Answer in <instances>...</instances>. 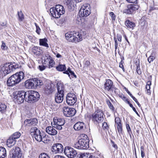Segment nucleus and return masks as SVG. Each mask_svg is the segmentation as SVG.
I'll return each mask as SVG.
<instances>
[{"label":"nucleus","instance_id":"nucleus-37","mask_svg":"<svg viewBox=\"0 0 158 158\" xmlns=\"http://www.w3.org/2000/svg\"><path fill=\"white\" fill-rule=\"evenodd\" d=\"M66 68L65 66V65L63 64H60L58 66L56 67V69L59 71H66Z\"/></svg>","mask_w":158,"mask_h":158},{"label":"nucleus","instance_id":"nucleus-28","mask_svg":"<svg viewBox=\"0 0 158 158\" xmlns=\"http://www.w3.org/2000/svg\"><path fill=\"white\" fill-rule=\"evenodd\" d=\"M15 143V140L12 137H10L7 141V145L8 147H11L14 146Z\"/></svg>","mask_w":158,"mask_h":158},{"label":"nucleus","instance_id":"nucleus-30","mask_svg":"<svg viewBox=\"0 0 158 158\" xmlns=\"http://www.w3.org/2000/svg\"><path fill=\"white\" fill-rule=\"evenodd\" d=\"M6 155V150L5 148L2 147H0V158H4Z\"/></svg>","mask_w":158,"mask_h":158},{"label":"nucleus","instance_id":"nucleus-45","mask_svg":"<svg viewBox=\"0 0 158 158\" xmlns=\"http://www.w3.org/2000/svg\"><path fill=\"white\" fill-rule=\"evenodd\" d=\"M6 22H0V30L4 29L6 27Z\"/></svg>","mask_w":158,"mask_h":158},{"label":"nucleus","instance_id":"nucleus-27","mask_svg":"<svg viewBox=\"0 0 158 158\" xmlns=\"http://www.w3.org/2000/svg\"><path fill=\"white\" fill-rule=\"evenodd\" d=\"M125 25L127 28L132 29H133L135 26V25L134 23L131 22L128 20L125 21Z\"/></svg>","mask_w":158,"mask_h":158},{"label":"nucleus","instance_id":"nucleus-19","mask_svg":"<svg viewBox=\"0 0 158 158\" xmlns=\"http://www.w3.org/2000/svg\"><path fill=\"white\" fill-rule=\"evenodd\" d=\"M113 82L110 79H106L104 84V89L108 91L112 90L113 88Z\"/></svg>","mask_w":158,"mask_h":158},{"label":"nucleus","instance_id":"nucleus-46","mask_svg":"<svg viewBox=\"0 0 158 158\" xmlns=\"http://www.w3.org/2000/svg\"><path fill=\"white\" fill-rule=\"evenodd\" d=\"M116 126L117 127L118 132L119 134L121 133H122V124L116 125Z\"/></svg>","mask_w":158,"mask_h":158},{"label":"nucleus","instance_id":"nucleus-25","mask_svg":"<svg viewBox=\"0 0 158 158\" xmlns=\"http://www.w3.org/2000/svg\"><path fill=\"white\" fill-rule=\"evenodd\" d=\"M53 123L54 125H64L65 121L63 119L55 117L53 119Z\"/></svg>","mask_w":158,"mask_h":158},{"label":"nucleus","instance_id":"nucleus-15","mask_svg":"<svg viewBox=\"0 0 158 158\" xmlns=\"http://www.w3.org/2000/svg\"><path fill=\"white\" fill-rule=\"evenodd\" d=\"M64 114L66 117H70L75 115L76 111L74 108L65 106L63 108Z\"/></svg>","mask_w":158,"mask_h":158},{"label":"nucleus","instance_id":"nucleus-17","mask_svg":"<svg viewBox=\"0 0 158 158\" xmlns=\"http://www.w3.org/2000/svg\"><path fill=\"white\" fill-rule=\"evenodd\" d=\"M56 10L57 17H60V16L65 13V11L63 6L60 5H57L54 7Z\"/></svg>","mask_w":158,"mask_h":158},{"label":"nucleus","instance_id":"nucleus-20","mask_svg":"<svg viewBox=\"0 0 158 158\" xmlns=\"http://www.w3.org/2000/svg\"><path fill=\"white\" fill-rule=\"evenodd\" d=\"M24 123L27 126H35L38 123V120L35 118L27 119L25 120Z\"/></svg>","mask_w":158,"mask_h":158},{"label":"nucleus","instance_id":"nucleus-1","mask_svg":"<svg viewBox=\"0 0 158 158\" xmlns=\"http://www.w3.org/2000/svg\"><path fill=\"white\" fill-rule=\"evenodd\" d=\"M24 73L22 71L16 73L10 77L7 81V85L13 86L18 84L24 78Z\"/></svg>","mask_w":158,"mask_h":158},{"label":"nucleus","instance_id":"nucleus-42","mask_svg":"<svg viewBox=\"0 0 158 158\" xmlns=\"http://www.w3.org/2000/svg\"><path fill=\"white\" fill-rule=\"evenodd\" d=\"M39 158H50V157L48 154L45 153H42L39 155Z\"/></svg>","mask_w":158,"mask_h":158},{"label":"nucleus","instance_id":"nucleus-47","mask_svg":"<svg viewBox=\"0 0 158 158\" xmlns=\"http://www.w3.org/2000/svg\"><path fill=\"white\" fill-rule=\"evenodd\" d=\"M2 44L1 46V49L3 50H7L8 47L6 46V44L3 41H2Z\"/></svg>","mask_w":158,"mask_h":158},{"label":"nucleus","instance_id":"nucleus-13","mask_svg":"<svg viewBox=\"0 0 158 158\" xmlns=\"http://www.w3.org/2000/svg\"><path fill=\"white\" fill-rule=\"evenodd\" d=\"M10 158H20L22 156L20 149L19 147H15L11 150L10 152Z\"/></svg>","mask_w":158,"mask_h":158},{"label":"nucleus","instance_id":"nucleus-51","mask_svg":"<svg viewBox=\"0 0 158 158\" xmlns=\"http://www.w3.org/2000/svg\"><path fill=\"white\" fill-rule=\"evenodd\" d=\"M110 15L111 17L112 21H114L116 18V16L113 12H111L110 13Z\"/></svg>","mask_w":158,"mask_h":158},{"label":"nucleus","instance_id":"nucleus-21","mask_svg":"<svg viewBox=\"0 0 158 158\" xmlns=\"http://www.w3.org/2000/svg\"><path fill=\"white\" fill-rule=\"evenodd\" d=\"M33 79L26 81L25 82V86L26 88L32 89L35 88Z\"/></svg>","mask_w":158,"mask_h":158},{"label":"nucleus","instance_id":"nucleus-12","mask_svg":"<svg viewBox=\"0 0 158 158\" xmlns=\"http://www.w3.org/2000/svg\"><path fill=\"white\" fill-rule=\"evenodd\" d=\"M139 8V6L136 4H131L127 6V8L123 10V13L128 14H132Z\"/></svg>","mask_w":158,"mask_h":158},{"label":"nucleus","instance_id":"nucleus-57","mask_svg":"<svg viewBox=\"0 0 158 158\" xmlns=\"http://www.w3.org/2000/svg\"><path fill=\"white\" fill-rule=\"evenodd\" d=\"M39 68L40 70L42 71L44 70L46 68V66L45 65H39Z\"/></svg>","mask_w":158,"mask_h":158},{"label":"nucleus","instance_id":"nucleus-10","mask_svg":"<svg viewBox=\"0 0 158 158\" xmlns=\"http://www.w3.org/2000/svg\"><path fill=\"white\" fill-rule=\"evenodd\" d=\"M27 92L21 90L18 91L16 95L15 96L14 98L17 102L19 104L24 102L27 98Z\"/></svg>","mask_w":158,"mask_h":158},{"label":"nucleus","instance_id":"nucleus-43","mask_svg":"<svg viewBox=\"0 0 158 158\" xmlns=\"http://www.w3.org/2000/svg\"><path fill=\"white\" fill-rule=\"evenodd\" d=\"M126 127L127 132L128 133L129 135L130 136L131 138V135L132 134V132L129 124H126Z\"/></svg>","mask_w":158,"mask_h":158},{"label":"nucleus","instance_id":"nucleus-52","mask_svg":"<svg viewBox=\"0 0 158 158\" xmlns=\"http://www.w3.org/2000/svg\"><path fill=\"white\" fill-rule=\"evenodd\" d=\"M140 151L141 156L142 158H143L145 156V154L144 153V147L143 146H141L140 147Z\"/></svg>","mask_w":158,"mask_h":158},{"label":"nucleus","instance_id":"nucleus-62","mask_svg":"<svg viewBox=\"0 0 158 158\" xmlns=\"http://www.w3.org/2000/svg\"><path fill=\"white\" fill-rule=\"evenodd\" d=\"M88 158H98V157H96L93 154H90L88 155Z\"/></svg>","mask_w":158,"mask_h":158},{"label":"nucleus","instance_id":"nucleus-40","mask_svg":"<svg viewBox=\"0 0 158 158\" xmlns=\"http://www.w3.org/2000/svg\"><path fill=\"white\" fill-rule=\"evenodd\" d=\"M18 15L19 17V20L20 21H22L24 19V17L22 12L21 11L18 12Z\"/></svg>","mask_w":158,"mask_h":158},{"label":"nucleus","instance_id":"nucleus-49","mask_svg":"<svg viewBox=\"0 0 158 158\" xmlns=\"http://www.w3.org/2000/svg\"><path fill=\"white\" fill-rule=\"evenodd\" d=\"M107 103L110 109H111L112 110L114 111V108L111 102L109 101H108L107 102Z\"/></svg>","mask_w":158,"mask_h":158},{"label":"nucleus","instance_id":"nucleus-59","mask_svg":"<svg viewBox=\"0 0 158 158\" xmlns=\"http://www.w3.org/2000/svg\"><path fill=\"white\" fill-rule=\"evenodd\" d=\"M114 40L115 41V49L116 50L118 47V43L116 38H114Z\"/></svg>","mask_w":158,"mask_h":158},{"label":"nucleus","instance_id":"nucleus-22","mask_svg":"<svg viewBox=\"0 0 158 158\" xmlns=\"http://www.w3.org/2000/svg\"><path fill=\"white\" fill-rule=\"evenodd\" d=\"M52 83H48L44 88V92L47 94L52 93L53 91V87H52Z\"/></svg>","mask_w":158,"mask_h":158},{"label":"nucleus","instance_id":"nucleus-23","mask_svg":"<svg viewBox=\"0 0 158 158\" xmlns=\"http://www.w3.org/2000/svg\"><path fill=\"white\" fill-rule=\"evenodd\" d=\"M54 127L53 126H52V127L49 126L47 127L46 129V132L51 135H56L57 133V131Z\"/></svg>","mask_w":158,"mask_h":158},{"label":"nucleus","instance_id":"nucleus-3","mask_svg":"<svg viewBox=\"0 0 158 158\" xmlns=\"http://www.w3.org/2000/svg\"><path fill=\"white\" fill-rule=\"evenodd\" d=\"M103 111L98 108H96L94 112L92 115V121L99 123L102 122L104 119Z\"/></svg>","mask_w":158,"mask_h":158},{"label":"nucleus","instance_id":"nucleus-38","mask_svg":"<svg viewBox=\"0 0 158 158\" xmlns=\"http://www.w3.org/2000/svg\"><path fill=\"white\" fill-rule=\"evenodd\" d=\"M73 2L71 0H65V4L69 9H71L72 8Z\"/></svg>","mask_w":158,"mask_h":158},{"label":"nucleus","instance_id":"nucleus-41","mask_svg":"<svg viewBox=\"0 0 158 158\" xmlns=\"http://www.w3.org/2000/svg\"><path fill=\"white\" fill-rule=\"evenodd\" d=\"M21 133L19 132H16L14 133L12 135V137L15 140L19 138L21 136Z\"/></svg>","mask_w":158,"mask_h":158},{"label":"nucleus","instance_id":"nucleus-8","mask_svg":"<svg viewBox=\"0 0 158 158\" xmlns=\"http://www.w3.org/2000/svg\"><path fill=\"white\" fill-rule=\"evenodd\" d=\"M66 39L69 41L77 43L80 41L81 38L78 39L76 32H68L65 34Z\"/></svg>","mask_w":158,"mask_h":158},{"label":"nucleus","instance_id":"nucleus-58","mask_svg":"<svg viewBox=\"0 0 158 158\" xmlns=\"http://www.w3.org/2000/svg\"><path fill=\"white\" fill-rule=\"evenodd\" d=\"M129 3H137V0H126Z\"/></svg>","mask_w":158,"mask_h":158},{"label":"nucleus","instance_id":"nucleus-35","mask_svg":"<svg viewBox=\"0 0 158 158\" xmlns=\"http://www.w3.org/2000/svg\"><path fill=\"white\" fill-rule=\"evenodd\" d=\"M50 11L51 16L53 17L56 18H58L60 17H57L56 16L57 14L56 13V10H55L54 7L51 8L50 10Z\"/></svg>","mask_w":158,"mask_h":158},{"label":"nucleus","instance_id":"nucleus-2","mask_svg":"<svg viewBox=\"0 0 158 158\" xmlns=\"http://www.w3.org/2000/svg\"><path fill=\"white\" fill-rule=\"evenodd\" d=\"M16 68V66L13 65L9 63L5 64L3 66H0V78L14 70Z\"/></svg>","mask_w":158,"mask_h":158},{"label":"nucleus","instance_id":"nucleus-14","mask_svg":"<svg viewBox=\"0 0 158 158\" xmlns=\"http://www.w3.org/2000/svg\"><path fill=\"white\" fill-rule=\"evenodd\" d=\"M65 154L69 158H73L76 156L77 152L76 150L72 148L69 147L65 148L64 150Z\"/></svg>","mask_w":158,"mask_h":158},{"label":"nucleus","instance_id":"nucleus-4","mask_svg":"<svg viewBox=\"0 0 158 158\" xmlns=\"http://www.w3.org/2000/svg\"><path fill=\"white\" fill-rule=\"evenodd\" d=\"M57 88L58 93L56 94L55 96V100L57 103L61 102L63 100L64 96V87L63 85L61 83H57Z\"/></svg>","mask_w":158,"mask_h":158},{"label":"nucleus","instance_id":"nucleus-64","mask_svg":"<svg viewBox=\"0 0 158 158\" xmlns=\"http://www.w3.org/2000/svg\"><path fill=\"white\" fill-rule=\"evenodd\" d=\"M126 103H127L129 105L130 107H131V108H132V107H133L134 106H133V105L129 101H128L126 102Z\"/></svg>","mask_w":158,"mask_h":158},{"label":"nucleus","instance_id":"nucleus-26","mask_svg":"<svg viewBox=\"0 0 158 158\" xmlns=\"http://www.w3.org/2000/svg\"><path fill=\"white\" fill-rule=\"evenodd\" d=\"M35 88H39L43 85L42 80L37 78H33Z\"/></svg>","mask_w":158,"mask_h":158},{"label":"nucleus","instance_id":"nucleus-9","mask_svg":"<svg viewBox=\"0 0 158 158\" xmlns=\"http://www.w3.org/2000/svg\"><path fill=\"white\" fill-rule=\"evenodd\" d=\"M79 13L82 17H86L90 13V6L88 4H84L81 8Z\"/></svg>","mask_w":158,"mask_h":158},{"label":"nucleus","instance_id":"nucleus-32","mask_svg":"<svg viewBox=\"0 0 158 158\" xmlns=\"http://www.w3.org/2000/svg\"><path fill=\"white\" fill-rule=\"evenodd\" d=\"M47 40L45 38L40 39L39 41L40 45L48 48L49 46L47 43Z\"/></svg>","mask_w":158,"mask_h":158},{"label":"nucleus","instance_id":"nucleus-34","mask_svg":"<svg viewBox=\"0 0 158 158\" xmlns=\"http://www.w3.org/2000/svg\"><path fill=\"white\" fill-rule=\"evenodd\" d=\"M40 48L37 46H34L32 49V51L33 53L36 55H39L40 54Z\"/></svg>","mask_w":158,"mask_h":158},{"label":"nucleus","instance_id":"nucleus-48","mask_svg":"<svg viewBox=\"0 0 158 158\" xmlns=\"http://www.w3.org/2000/svg\"><path fill=\"white\" fill-rule=\"evenodd\" d=\"M115 122L116 125L122 124L120 118L118 117H116L115 118Z\"/></svg>","mask_w":158,"mask_h":158},{"label":"nucleus","instance_id":"nucleus-60","mask_svg":"<svg viewBox=\"0 0 158 158\" xmlns=\"http://www.w3.org/2000/svg\"><path fill=\"white\" fill-rule=\"evenodd\" d=\"M111 142L112 143V146L115 149H117L118 148V146L116 144H115L114 142H113V141L111 140Z\"/></svg>","mask_w":158,"mask_h":158},{"label":"nucleus","instance_id":"nucleus-31","mask_svg":"<svg viewBox=\"0 0 158 158\" xmlns=\"http://www.w3.org/2000/svg\"><path fill=\"white\" fill-rule=\"evenodd\" d=\"M63 73L64 74H68L69 77H70V75H71L75 78H77V76L75 74L74 72L71 70V69L69 68H68L67 70L65 71H64Z\"/></svg>","mask_w":158,"mask_h":158},{"label":"nucleus","instance_id":"nucleus-61","mask_svg":"<svg viewBox=\"0 0 158 158\" xmlns=\"http://www.w3.org/2000/svg\"><path fill=\"white\" fill-rule=\"evenodd\" d=\"M122 62V61H121L119 64V66L120 68H121L122 69L123 71L124 72H125V69H124L123 65Z\"/></svg>","mask_w":158,"mask_h":158},{"label":"nucleus","instance_id":"nucleus-29","mask_svg":"<svg viewBox=\"0 0 158 158\" xmlns=\"http://www.w3.org/2000/svg\"><path fill=\"white\" fill-rule=\"evenodd\" d=\"M76 32L78 39H80V38H81V40H80V41L82 40V38L85 37L86 34V32L85 31L81 30L80 32Z\"/></svg>","mask_w":158,"mask_h":158},{"label":"nucleus","instance_id":"nucleus-16","mask_svg":"<svg viewBox=\"0 0 158 158\" xmlns=\"http://www.w3.org/2000/svg\"><path fill=\"white\" fill-rule=\"evenodd\" d=\"M63 145L60 143L54 144L52 148V151L55 153H61L63 150Z\"/></svg>","mask_w":158,"mask_h":158},{"label":"nucleus","instance_id":"nucleus-33","mask_svg":"<svg viewBox=\"0 0 158 158\" xmlns=\"http://www.w3.org/2000/svg\"><path fill=\"white\" fill-rule=\"evenodd\" d=\"M135 64L136 67V72L138 74L140 75L141 73V71L140 68L139 60V59L136 60Z\"/></svg>","mask_w":158,"mask_h":158},{"label":"nucleus","instance_id":"nucleus-54","mask_svg":"<svg viewBox=\"0 0 158 158\" xmlns=\"http://www.w3.org/2000/svg\"><path fill=\"white\" fill-rule=\"evenodd\" d=\"M155 58L153 56H151L148 58V61L149 63H150L154 60Z\"/></svg>","mask_w":158,"mask_h":158},{"label":"nucleus","instance_id":"nucleus-39","mask_svg":"<svg viewBox=\"0 0 158 158\" xmlns=\"http://www.w3.org/2000/svg\"><path fill=\"white\" fill-rule=\"evenodd\" d=\"M6 107L7 106L5 104L2 103L0 104V111L2 113L5 112L6 111Z\"/></svg>","mask_w":158,"mask_h":158},{"label":"nucleus","instance_id":"nucleus-63","mask_svg":"<svg viewBox=\"0 0 158 158\" xmlns=\"http://www.w3.org/2000/svg\"><path fill=\"white\" fill-rule=\"evenodd\" d=\"M54 158H65L64 157L60 156V155H56L54 157Z\"/></svg>","mask_w":158,"mask_h":158},{"label":"nucleus","instance_id":"nucleus-11","mask_svg":"<svg viewBox=\"0 0 158 158\" xmlns=\"http://www.w3.org/2000/svg\"><path fill=\"white\" fill-rule=\"evenodd\" d=\"M77 98L76 95L73 93H69L66 96L67 103L69 106H73L76 102Z\"/></svg>","mask_w":158,"mask_h":158},{"label":"nucleus","instance_id":"nucleus-24","mask_svg":"<svg viewBox=\"0 0 158 158\" xmlns=\"http://www.w3.org/2000/svg\"><path fill=\"white\" fill-rule=\"evenodd\" d=\"M48 62V68L49 69L53 67L55 65V62L54 60L49 58H47L46 59H45L43 64L46 65V64Z\"/></svg>","mask_w":158,"mask_h":158},{"label":"nucleus","instance_id":"nucleus-36","mask_svg":"<svg viewBox=\"0 0 158 158\" xmlns=\"http://www.w3.org/2000/svg\"><path fill=\"white\" fill-rule=\"evenodd\" d=\"M43 134L41 141L44 143H47L50 141L48 135H46L44 133Z\"/></svg>","mask_w":158,"mask_h":158},{"label":"nucleus","instance_id":"nucleus-6","mask_svg":"<svg viewBox=\"0 0 158 158\" xmlns=\"http://www.w3.org/2000/svg\"><path fill=\"white\" fill-rule=\"evenodd\" d=\"M30 132L32 137L35 138L36 140L39 142L41 141L44 133H41L40 130L35 127H32L30 130Z\"/></svg>","mask_w":158,"mask_h":158},{"label":"nucleus","instance_id":"nucleus-7","mask_svg":"<svg viewBox=\"0 0 158 158\" xmlns=\"http://www.w3.org/2000/svg\"><path fill=\"white\" fill-rule=\"evenodd\" d=\"M74 146L79 149H86L89 147V142L87 140L81 139L75 144Z\"/></svg>","mask_w":158,"mask_h":158},{"label":"nucleus","instance_id":"nucleus-18","mask_svg":"<svg viewBox=\"0 0 158 158\" xmlns=\"http://www.w3.org/2000/svg\"><path fill=\"white\" fill-rule=\"evenodd\" d=\"M73 128L77 131H82L85 130V125L83 122H78L74 125Z\"/></svg>","mask_w":158,"mask_h":158},{"label":"nucleus","instance_id":"nucleus-5","mask_svg":"<svg viewBox=\"0 0 158 158\" xmlns=\"http://www.w3.org/2000/svg\"><path fill=\"white\" fill-rule=\"evenodd\" d=\"M27 96L25 101L30 103L35 102L38 101L40 98L39 93L35 91H29L27 92Z\"/></svg>","mask_w":158,"mask_h":158},{"label":"nucleus","instance_id":"nucleus-50","mask_svg":"<svg viewBox=\"0 0 158 158\" xmlns=\"http://www.w3.org/2000/svg\"><path fill=\"white\" fill-rule=\"evenodd\" d=\"M119 97L121 98L126 103L128 101V99H127L124 95L122 94L119 95Z\"/></svg>","mask_w":158,"mask_h":158},{"label":"nucleus","instance_id":"nucleus-53","mask_svg":"<svg viewBox=\"0 0 158 158\" xmlns=\"http://www.w3.org/2000/svg\"><path fill=\"white\" fill-rule=\"evenodd\" d=\"M35 25L36 27V32L38 34H40V29L39 27V26L37 25V23H35Z\"/></svg>","mask_w":158,"mask_h":158},{"label":"nucleus","instance_id":"nucleus-56","mask_svg":"<svg viewBox=\"0 0 158 158\" xmlns=\"http://www.w3.org/2000/svg\"><path fill=\"white\" fill-rule=\"evenodd\" d=\"M151 85V82L150 81H148L147 82V84L146 85V89H150V85Z\"/></svg>","mask_w":158,"mask_h":158},{"label":"nucleus","instance_id":"nucleus-55","mask_svg":"<svg viewBox=\"0 0 158 158\" xmlns=\"http://www.w3.org/2000/svg\"><path fill=\"white\" fill-rule=\"evenodd\" d=\"M62 126L63 125H54L53 127L59 130H60L62 128Z\"/></svg>","mask_w":158,"mask_h":158},{"label":"nucleus","instance_id":"nucleus-44","mask_svg":"<svg viewBox=\"0 0 158 158\" xmlns=\"http://www.w3.org/2000/svg\"><path fill=\"white\" fill-rule=\"evenodd\" d=\"M102 128L104 130H107L109 128V126L108 125L107 123L104 122L102 123Z\"/></svg>","mask_w":158,"mask_h":158}]
</instances>
